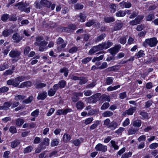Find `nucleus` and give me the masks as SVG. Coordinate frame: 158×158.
Returning <instances> with one entry per match:
<instances>
[{
  "label": "nucleus",
  "mask_w": 158,
  "mask_h": 158,
  "mask_svg": "<svg viewBox=\"0 0 158 158\" xmlns=\"http://www.w3.org/2000/svg\"><path fill=\"white\" fill-rule=\"evenodd\" d=\"M25 97L21 95H18L16 96L15 97V99L17 101L22 100L25 98Z\"/></svg>",
  "instance_id": "774afa93"
},
{
  "label": "nucleus",
  "mask_w": 158,
  "mask_h": 158,
  "mask_svg": "<svg viewBox=\"0 0 158 158\" xmlns=\"http://www.w3.org/2000/svg\"><path fill=\"white\" fill-rule=\"evenodd\" d=\"M138 129L135 128L133 127L130 128L128 131V134L129 135H131L135 134Z\"/></svg>",
  "instance_id": "393cba45"
},
{
  "label": "nucleus",
  "mask_w": 158,
  "mask_h": 158,
  "mask_svg": "<svg viewBox=\"0 0 158 158\" xmlns=\"http://www.w3.org/2000/svg\"><path fill=\"white\" fill-rule=\"evenodd\" d=\"M106 35L105 34H102L98 37L96 39L97 41H99L104 39L106 37Z\"/></svg>",
  "instance_id": "09e8293b"
},
{
  "label": "nucleus",
  "mask_w": 158,
  "mask_h": 158,
  "mask_svg": "<svg viewBox=\"0 0 158 158\" xmlns=\"http://www.w3.org/2000/svg\"><path fill=\"white\" fill-rule=\"evenodd\" d=\"M145 55L144 51L140 50L137 53L136 56L138 58H139L143 57Z\"/></svg>",
  "instance_id": "e433bc0d"
},
{
  "label": "nucleus",
  "mask_w": 158,
  "mask_h": 158,
  "mask_svg": "<svg viewBox=\"0 0 158 158\" xmlns=\"http://www.w3.org/2000/svg\"><path fill=\"white\" fill-rule=\"evenodd\" d=\"M46 85L43 83H41L36 85L35 88L37 89H39L45 87L46 86Z\"/></svg>",
  "instance_id": "864d4df0"
},
{
  "label": "nucleus",
  "mask_w": 158,
  "mask_h": 158,
  "mask_svg": "<svg viewBox=\"0 0 158 158\" xmlns=\"http://www.w3.org/2000/svg\"><path fill=\"white\" fill-rule=\"evenodd\" d=\"M113 44V43L111 42L107 41L104 43H102L101 44H100L99 45H100V48L101 50L103 49H107L110 47Z\"/></svg>",
  "instance_id": "6e6552de"
},
{
  "label": "nucleus",
  "mask_w": 158,
  "mask_h": 158,
  "mask_svg": "<svg viewBox=\"0 0 158 158\" xmlns=\"http://www.w3.org/2000/svg\"><path fill=\"white\" fill-rule=\"evenodd\" d=\"M109 104L108 102H106L103 104L101 107V109L102 110H105L109 106Z\"/></svg>",
  "instance_id": "5fc2aeb1"
},
{
  "label": "nucleus",
  "mask_w": 158,
  "mask_h": 158,
  "mask_svg": "<svg viewBox=\"0 0 158 158\" xmlns=\"http://www.w3.org/2000/svg\"><path fill=\"white\" fill-rule=\"evenodd\" d=\"M121 46L118 44L115 46L114 47L108 50V51L112 54H115L118 52V50L121 48Z\"/></svg>",
  "instance_id": "1a4fd4ad"
},
{
  "label": "nucleus",
  "mask_w": 158,
  "mask_h": 158,
  "mask_svg": "<svg viewBox=\"0 0 158 158\" xmlns=\"http://www.w3.org/2000/svg\"><path fill=\"white\" fill-rule=\"evenodd\" d=\"M110 143L111 144L112 146L114 148V150H118V149L119 147L117 145L114 141L112 140L110 141Z\"/></svg>",
  "instance_id": "ea45409f"
},
{
  "label": "nucleus",
  "mask_w": 158,
  "mask_h": 158,
  "mask_svg": "<svg viewBox=\"0 0 158 158\" xmlns=\"http://www.w3.org/2000/svg\"><path fill=\"white\" fill-rule=\"evenodd\" d=\"M33 99V97L32 96H31L29 97L27 99L24 100L23 101V103H24L26 104H27L31 103Z\"/></svg>",
  "instance_id": "2f4dec72"
},
{
  "label": "nucleus",
  "mask_w": 158,
  "mask_h": 158,
  "mask_svg": "<svg viewBox=\"0 0 158 158\" xmlns=\"http://www.w3.org/2000/svg\"><path fill=\"white\" fill-rule=\"evenodd\" d=\"M12 39L15 42L18 43L22 39V37L19 34L15 33L13 35Z\"/></svg>",
  "instance_id": "2eb2a0df"
},
{
  "label": "nucleus",
  "mask_w": 158,
  "mask_h": 158,
  "mask_svg": "<svg viewBox=\"0 0 158 158\" xmlns=\"http://www.w3.org/2000/svg\"><path fill=\"white\" fill-rule=\"evenodd\" d=\"M100 98L105 101L110 102V97L109 96H107L106 95H103L100 97Z\"/></svg>",
  "instance_id": "f704fd0d"
},
{
  "label": "nucleus",
  "mask_w": 158,
  "mask_h": 158,
  "mask_svg": "<svg viewBox=\"0 0 158 158\" xmlns=\"http://www.w3.org/2000/svg\"><path fill=\"white\" fill-rule=\"evenodd\" d=\"M143 17L144 16L143 15H138L134 20L130 21L129 23V24L131 25L138 24L140 23Z\"/></svg>",
  "instance_id": "423d86ee"
},
{
  "label": "nucleus",
  "mask_w": 158,
  "mask_h": 158,
  "mask_svg": "<svg viewBox=\"0 0 158 158\" xmlns=\"http://www.w3.org/2000/svg\"><path fill=\"white\" fill-rule=\"evenodd\" d=\"M71 139V137L69 134H64L63 136V141L64 142H69Z\"/></svg>",
  "instance_id": "bb28decb"
},
{
  "label": "nucleus",
  "mask_w": 158,
  "mask_h": 158,
  "mask_svg": "<svg viewBox=\"0 0 158 158\" xmlns=\"http://www.w3.org/2000/svg\"><path fill=\"white\" fill-rule=\"evenodd\" d=\"M8 88L7 87H3L0 88V93H4L7 91L8 90Z\"/></svg>",
  "instance_id": "680f3d73"
},
{
  "label": "nucleus",
  "mask_w": 158,
  "mask_h": 158,
  "mask_svg": "<svg viewBox=\"0 0 158 158\" xmlns=\"http://www.w3.org/2000/svg\"><path fill=\"white\" fill-rule=\"evenodd\" d=\"M107 64L106 62H104L102 63V65L98 67H97V69H102L105 68H106L107 67Z\"/></svg>",
  "instance_id": "8fccbe9b"
},
{
  "label": "nucleus",
  "mask_w": 158,
  "mask_h": 158,
  "mask_svg": "<svg viewBox=\"0 0 158 158\" xmlns=\"http://www.w3.org/2000/svg\"><path fill=\"white\" fill-rule=\"evenodd\" d=\"M101 94L99 93H97L86 98V101L88 103H95L98 101L99 98Z\"/></svg>",
  "instance_id": "20e7f679"
},
{
  "label": "nucleus",
  "mask_w": 158,
  "mask_h": 158,
  "mask_svg": "<svg viewBox=\"0 0 158 158\" xmlns=\"http://www.w3.org/2000/svg\"><path fill=\"white\" fill-rule=\"evenodd\" d=\"M13 32V30L11 29H5L2 32V35L5 37L10 35Z\"/></svg>",
  "instance_id": "dca6fc26"
},
{
  "label": "nucleus",
  "mask_w": 158,
  "mask_h": 158,
  "mask_svg": "<svg viewBox=\"0 0 158 158\" xmlns=\"http://www.w3.org/2000/svg\"><path fill=\"white\" fill-rule=\"evenodd\" d=\"M93 118H87L84 120V123L85 125H88L90 124L93 121Z\"/></svg>",
  "instance_id": "de8ad7c7"
},
{
  "label": "nucleus",
  "mask_w": 158,
  "mask_h": 158,
  "mask_svg": "<svg viewBox=\"0 0 158 158\" xmlns=\"http://www.w3.org/2000/svg\"><path fill=\"white\" fill-rule=\"evenodd\" d=\"M154 18V15L152 14L148 15L146 17V19L147 21H151Z\"/></svg>",
  "instance_id": "e2e57ef3"
},
{
  "label": "nucleus",
  "mask_w": 158,
  "mask_h": 158,
  "mask_svg": "<svg viewBox=\"0 0 158 158\" xmlns=\"http://www.w3.org/2000/svg\"><path fill=\"white\" fill-rule=\"evenodd\" d=\"M120 86L119 85H115L114 86H111L108 87L107 89V90L108 91L110 92L112 91L115 90L119 88Z\"/></svg>",
  "instance_id": "cd10ccee"
},
{
  "label": "nucleus",
  "mask_w": 158,
  "mask_h": 158,
  "mask_svg": "<svg viewBox=\"0 0 158 158\" xmlns=\"http://www.w3.org/2000/svg\"><path fill=\"white\" fill-rule=\"evenodd\" d=\"M68 69L66 68H63L60 70V72L61 73H64V76L66 77L68 74Z\"/></svg>",
  "instance_id": "58836bf2"
},
{
  "label": "nucleus",
  "mask_w": 158,
  "mask_h": 158,
  "mask_svg": "<svg viewBox=\"0 0 158 158\" xmlns=\"http://www.w3.org/2000/svg\"><path fill=\"white\" fill-rule=\"evenodd\" d=\"M132 154V153L131 152L125 153L122 156L121 158H128L131 156Z\"/></svg>",
  "instance_id": "3c124183"
},
{
  "label": "nucleus",
  "mask_w": 158,
  "mask_h": 158,
  "mask_svg": "<svg viewBox=\"0 0 158 158\" xmlns=\"http://www.w3.org/2000/svg\"><path fill=\"white\" fill-rule=\"evenodd\" d=\"M55 93L56 92L52 89H50L48 91V95L50 96H53Z\"/></svg>",
  "instance_id": "13d9d810"
},
{
  "label": "nucleus",
  "mask_w": 158,
  "mask_h": 158,
  "mask_svg": "<svg viewBox=\"0 0 158 158\" xmlns=\"http://www.w3.org/2000/svg\"><path fill=\"white\" fill-rule=\"evenodd\" d=\"M142 124L141 121L140 120H136L133 121L132 124L133 126L135 127H139Z\"/></svg>",
  "instance_id": "b1692460"
},
{
  "label": "nucleus",
  "mask_w": 158,
  "mask_h": 158,
  "mask_svg": "<svg viewBox=\"0 0 158 158\" xmlns=\"http://www.w3.org/2000/svg\"><path fill=\"white\" fill-rule=\"evenodd\" d=\"M136 110V108L135 107H133L126 110L125 113V114H127L128 115H132Z\"/></svg>",
  "instance_id": "aec40b11"
},
{
  "label": "nucleus",
  "mask_w": 158,
  "mask_h": 158,
  "mask_svg": "<svg viewBox=\"0 0 158 158\" xmlns=\"http://www.w3.org/2000/svg\"><path fill=\"white\" fill-rule=\"evenodd\" d=\"M49 139L48 138H45L43 142L42 143V145L47 146L48 145L49 142Z\"/></svg>",
  "instance_id": "49530a36"
},
{
  "label": "nucleus",
  "mask_w": 158,
  "mask_h": 158,
  "mask_svg": "<svg viewBox=\"0 0 158 158\" xmlns=\"http://www.w3.org/2000/svg\"><path fill=\"white\" fill-rule=\"evenodd\" d=\"M96 150L98 151H101L102 152H105L107 151V147L102 143H98L95 147Z\"/></svg>",
  "instance_id": "0eeeda50"
},
{
  "label": "nucleus",
  "mask_w": 158,
  "mask_h": 158,
  "mask_svg": "<svg viewBox=\"0 0 158 158\" xmlns=\"http://www.w3.org/2000/svg\"><path fill=\"white\" fill-rule=\"evenodd\" d=\"M123 26V24L122 23H117L114 26V30L117 31L120 30Z\"/></svg>",
  "instance_id": "a878e982"
},
{
  "label": "nucleus",
  "mask_w": 158,
  "mask_h": 158,
  "mask_svg": "<svg viewBox=\"0 0 158 158\" xmlns=\"http://www.w3.org/2000/svg\"><path fill=\"white\" fill-rule=\"evenodd\" d=\"M51 3L50 2L47 0H41L40 3H38L36 5V8H40L42 6H45L47 7H49L51 5Z\"/></svg>",
  "instance_id": "39448f33"
},
{
  "label": "nucleus",
  "mask_w": 158,
  "mask_h": 158,
  "mask_svg": "<svg viewBox=\"0 0 158 158\" xmlns=\"http://www.w3.org/2000/svg\"><path fill=\"white\" fill-rule=\"evenodd\" d=\"M96 23L93 20H90L87 22L86 24V26L87 27H90L92 25Z\"/></svg>",
  "instance_id": "338daca9"
},
{
  "label": "nucleus",
  "mask_w": 158,
  "mask_h": 158,
  "mask_svg": "<svg viewBox=\"0 0 158 158\" xmlns=\"http://www.w3.org/2000/svg\"><path fill=\"white\" fill-rule=\"evenodd\" d=\"M32 85L31 82L27 81L21 83L19 86V88H28L31 86Z\"/></svg>",
  "instance_id": "9b49d317"
},
{
  "label": "nucleus",
  "mask_w": 158,
  "mask_h": 158,
  "mask_svg": "<svg viewBox=\"0 0 158 158\" xmlns=\"http://www.w3.org/2000/svg\"><path fill=\"white\" fill-rule=\"evenodd\" d=\"M44 38L42 36H38L36 38V41L34 44L39 47V50L41 52H43L46 50L47 47L46 46L48 42L45 41H42Z\"/></svg>",
  "instance_id": "f257e3e1"
},
{
  "label": "nucleus",
  "mask_w": 158,
  "mask_h": 158,
  "mask_svg": "<svg viewBox=\"0 0 158 158\" xmlns=\"http://www.w3.org/2000/svg\"><path fill=\"white\" fill-rule=\"evenodd\" d=\"M19 81L18 80V79L17 78L13 79V86L14 87H17L19 84Z\"/></svg>",
  "instance_id": "bf43d9fd"
},
{
  "label": "nucleus",
  "mask_w": 158,
  "mask_h": 158,
  "mask_svg": "<svg viewBox=\"0 0 158 158\" xmlns=\"http://www.w3.org/2000/svg\"><path fill=\"white\" fill-rule=\"evenodd\" d=\"M104 20L106 23H110L114 22L115 20V19L113 17H107L105 18Z\"/></svg>",
  "instance_id": "4c0bfd02"
},
{
  "label": "nucleus",
  "mask_w": 158,
  "mask_h": 158,
  "mask_svg": "<svg viewBox=\"0 0 158 158\" xmlns=\"http://www.w3.org/2000/svg\"><path fill=\"white\" fill-rule=\"evenodd\" d=\"M47 96L46 92L44 91L38 94L37 98L38 100H44Z\"/></svg>",
  "instance_id": "f3484780"
},
{
  "label": "nucleus",
  "mask_w": 158,
  "mask_h": 158,
  "mask_svg": "<svg viewBox=\"0 0 158 158\" xmlns=\"http://www.w3.org/2000/svg\"><path fill=\"white\" fill-rule=\"evenodd\" d=\"M79 80L80 81L79 84L80 85H83L86 83L87 80L84 77H80Z\"/></svg>",
  "instance_id": "79ce46f5"
},
{
  "label": "nucleus",
  "mask_w": 158,
  "mask_h": 158,
  "mask_svg": "<svg viewBox=\"0 0 158 158\" xmlns=\"http://www.w3.org/2000/svg\"><path fill=\"white\" fill-rule=\"evenodd\" d=\"M39 112V109H36L31 113V115L34 117H37Z\"/></svg>",
  "instance_id": "6e6d98bb"
},
{
  "label": "nucleus",
  "mask_w": 158,
  "mask_h": 158,
  "mask_svg": "<svg viewBox=\"0 0 158 158\" xmlns=\"http://www.w3.org/2000/svg\"><path fill=\"white\" fill-rule=\"evenodd\" d=\"M78 20L81 22H83L85 21L86 17L85 15L81 13L79 15L77 16Z\"/></svg>",
  "instance_id": "6ab92c4d"
},
{
  "label": "nucleus",
  "mask_w": 158,
  "mask_h": 158,
  "mask_svg": "<svg viewBox=\"0 0 158 158\" xmlns=\"http://www.w3.org/2000/svg\"><path fill=\"white\" fill-rule=\"evenodd\" d=\"M99 121H97L94 123L93 124L90 126V130H92L93 129L96 128L98 126V125L99 124Z\"/></svg>",
  "instance_id": "c03bdc74"
},
{
  "label": "nucleus",
  "mask_w": 158,
  "mask_h": 158,
  "mask_svg": "<svg viewBox=\"0 0 158 158\" xmlns=\"http://www.w3.org/2000/svg\"><path fill=\"white\" fill-rule=\"evenodd\" d=\"M15 6L18 7V9L19 10L24 11L27 13H29L30 11L29 7H27L28 4L23 2H19L15 5Z\"/></svg>",
  "instance_id": "7ed1b4c3"
},
{
  "label": "nucleus",
  "mask_w": 158,
  "mask_h": 158,
  "mask_svg": "<svg viewBox=\"0 0 158 158\" xmlns=\"http://www.w3.org/2000/svg\"><path fill=\"white\" fill-rule=\"evenodd\" d=\"M83 7L84 6L82 5L79 3L76 4L74 6L75 9L78 10L82 9L83 8Z\"/></svg>",
  "instance_id": "4d7b16f0"
},
{
  "label": "nucleus",
  "mask_w": 158,
  "mask_h": 158,
  "mask_svg": "<svg viewBox=\"0 0 158 158\" xmlns=\"http://www.w3.org/2000/svg\"><path fill=\"white\" fill-rule=\"evenodd\" d=\"M33 148L31 146H28L25 148L24 150V153H28L31 151Z\"/></svg>",
  "instance_id": "a18cd8bd"
},
{
  "label": "nucleus",
  "mask_w": 158,
  "mask_h": 158,
  "mask_svg": "<svg viewBox=\"0 0 158 158\" xmlns=\"http://www.w3.org/2000/svg\"><path fill=\"white\" fill-rule=\"evenodd\" d=\"M11 104L10 102H5L3 106H0V110H7L11 106Z\"/></svg>",
  "instance_id": "a211bd4d"
},
{
  "label": "nucleus",
  "mask_w": 158,
  "mask_h": 158,
  "mask_svg": "<svg viewBox=\"0 0 158 158\" xmlns=\"http://www.w3.org/2000/svg\"><path fill=\"white\" fill-rule=\"evenodd\" d=\"M20 52L17 50H12L10 52L9 55L10 57L15 58L18 57L20 55Z\"/></svg>",
  "instance_id": "9d476101"
},
{
  "label": "nucleus",
  "mask_w": 158,
  "mask_h": 158,
  "mask_svg": "<svg viewBox=\"0 0 158 158\" xmlns=\"http://www.w3.org/2000/svg\"><path fill=\"white\" fill-rule=\"evenodd\" d=\"M118 125V123L116 122L113 121L110 123L108 128L112 130H114L117 128Z\"/></svg>",
  "instance_id": "412c9836"
},
{
  "label": "nucleus",
  "mask_w": 158,
  "mask_h": 158,
  "mask_svg": "<svg viewBox=\"0 0 158 158\" xmlns=\"http://www.w3.org/2000/svg\"><path fill=\"white\" fill-rule=\"evenodd\" d=\"M24 122V120L21 118H18L16 121V124L19 126H21Z\"/></svg>",
  "instance_id": "a19ab883"
},
{
  "label": "nucleus",
  "mask_w": 158,
  "mask_h": 158,
  "mask_svg": "<svg viewBox=\"0 0 158 158\" xmlns=\"http://www.w3.org/2000/svg\"><path fill=\"white\" fill-rule=\"evenodd\" d=\"M59 143V139H54L52 140L51 145L52 147H54L58 145Z\"/></svg>",
  "instance_id": "c756f323"
},
{
  "label": "nucleus",
  "mask_w": 158,
  "mask_h": 158,
  "mask_svg": "<svg viewBox=\"0 0 158 158\" xmlns=\"http://www.w3.org/2000/svg\"><path fill=\"white\" fill-rule=\"evenodd\" d=\"M66 84V82L64 80L60 81L59 82L58 84L60 88H64Z\"/></svg>",
  "instance_id": "37998d69"
},
{
  "label": "nucleus",
  "mask_w": 158,
  "mask_h": 158,
  "mask_svg": "<svg viewBox=\"0 0 158 158\" xmlns=\"http://www.w3.org/2000/svg\"><path fill=\"white\" fill-rule=\"evenodd\" d=\"M55 109L53 108H51L49 109L48 111V112L47 113L46 115L48 116H51L54 112L55 111Z\"/></svg>",
  "instance_id": "69168bd1"
},
{
  "label": "nucleus",
  "mask_w": 158,
  "mask_h": 158,
  "mask_svg": "<svg viewBox=\"0 0 158 158\" xmlns=\"http://www.w3.org/2000/svg\"><path fill=\"white\" fill-rule=\"evenodd\" d=\"M114 78L113 77H108L106 78V83L107 85H111L113 82Z\"/></svg>",
  "instance_id": "72a5a7b5"
},
{
  "label": "nucleus",
  "mask_w": 158,
  "mask_h": 158,
  "mask_svg": "<svg viewBox=\"0 0 158 158\" xmlns=\"http://www.w3.org/2000/svg\"><path fill=\"white\" fill-rule=\"evenodd\" d=\"M109 7L110 12L114 13L115 11L116 6L115 4H112L110 5L109 6Z\"/></svg>",
  "instance_id": "7c9ffc66"
},
{
  "label": "nucleus",
  "mask_w": 158,
  "mask_h": 158,
  "mask_svg": "<svg viewBox=\"0 0 158 158\" xmlns=\"http://www.w3.org/2000/svg\"><path fill=\"white\" fill-rule=\"evenodd\" d=\"M158 147V143H153L149 145V148L151 149H155Z\"/></svg>",
  "instance_id": "0e129e2a"
},
{
  "label": "nucleus",
  "mask_w": 158,
  "mask_h": 158,
  "mask_svg": "<svg viewBox=\"0 0 158 158\" xmlns=\"http://www.w3.org/2000/svg\"><path fill=\"white\" fill-rule=\"evenodd\" d=\"M113 115V113L109 110L105 111L103 114V115L104 117H110Z\"/></svg>",
  "instance_id": "c9c22d12"
},
{
  "label": "nucleus",
  "mask_w": 158,
  "mask_h": 158,
  "mask_svg": "<svg viewBox=\"0 0 158 158\" xmlns=\"http://www.w3.org/2000/svg\"><path fill=\"white\" fill-rule=\"evenodd\" d=\"M158 42V41L156 38L153 37L146 39L143 43L142 45L145 47L149 46L150 47H153L156 45Z\"/></svg>",
  "instance_id": "f03ea898"
},
{
  "label": "nucleus",
  "mask_w": 158,
  "mask_h": 158,
  "mask_svg": "<svg viewBox=\"0 0 158 158\" xmlns=\"http://www.w3.org/2000/svg\"><path fill=\"white\" fill-rule=\"evenodd\" d=\"M71 109H69L58 110H57L56 114L57 115H65L68 112H71Z\"/></svg>",
  "instance_id": "4468645a"
},
{
  "label": "nucleus",
  "mask_w": 158,
  "mask_h": 158,
  "mask_svg": "<svg viewBox=\"0 0 158 158\" xmlns=\"http://www.w3.org/2000/svg\"><path fill=\"white\" fill-rule=\"evenodd\" d=\"M20 143V142L19 140H15L11 143V146L13 148H15Z\"/></svg>",
  "instance_id": "473e14b6"
},
{
  "label": "nucleus",
  "mask_w": 158,
  "mask_h": 158,
  "mask_svg": "<svg viewBox=\"0 0 158 158\" xmlns=\"http://www.w3.org/2000/svg\"><path fill=\"white\" fill-rule=\"evenodd\" d=\"M120 68V65L114 66L108 68L107 70L108 71H117L119 70Z\"/></svg>",
  "instance_id": "5701e85b"
},
{
  "label": "nucleus",
  "mask_w": 158,
  "mask_h": 158,
  "mask_svg": "<svg viewBox=\"0 0 158 158\" xmlns=\"http://www.w3.org/2000/svg\"><path fill=\"white\" fill-rule=\"evenodd\" d=\"M84 92V95L86 96H89L92 94V91L89 90H85Z\"/></svg>",
  "instance_id": "052dcab7"
},
{
  "label": "nucleus",
  "mask_w": 158,
  "mask_h": 158,
  "mask_svg": "<svg viewBox=\"0 0 158 158\" xmlns=\"http://www.w3.org/2000/svg\"><path fill=\"white\" fill-rule=\"evenodd\" d=\"M126 15L125 11L119 10L117 12L115 15L117 17H123Z\"/></svg>",
  "instance_id": "4be33fe9"
},
{
  "label": "nucleus",
  "mask_w": 158,
  "mask_h": 158,
  "mask_svg": "<svg viewBox=\"0 0 158 158\" xmlns=\"http://www.w3.org/2000/svg\"><path fill=\"white\" fill-rule=\"evenodd\" d=\"M8 65L6 63H4L0 65V71H3L8 67Z\"/></svg>",
  "instance_id": "603ef678"
},
{
  "label": "nucleus",
  "mask_w": 158,
  "mask_h": 158,
  "mask_svg": "<svg viewBox=\"0 0 158 158\" xmlns=\"http://www.w3.org/2000/svg\"><path fill=\"white\" fill-rule=\"evenodd\" d=\"M100 45L99 44L97 46H94L92 48H91L89 52V55H92L96 52H97L102 50L100 48Z\"/></svg>",
  "instance_id": "ddd939ff"
},
{
  "label": "nucleus",
  "mask_w": 158,
  "mask_h": 158,
  "mask_svg": "<svg viewBox=\"0 0 158 158\" xmlns=\"http://www.w3.org/2000/svg\"><path fill=\"white\" fill-rule=\"evenodd\" d=\"M120 7L123 9L124 8H129L131 7V4L129 2H125L123 1L119 3Z\"/></svg>",
  "instance_id": "f8f14e48"
},
{
  "label": "nucleus",
  "mask_w": 158,
  "mask_h": 158,
  "mask_svg": "<svg viewBox=\"0 0 158 158\" xmlns=\"http://www.w3.org/2000/svg\"><path fill=\"white\" fill-rule=\"evenodd\" d=\"M76 106L77 109L81 110L84 108V104L82 102L79 101L77 103Z\"/></svg>",
  "instance_id": "c85d7f7f"
}]
</instances>
